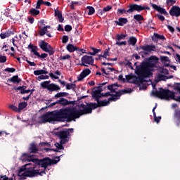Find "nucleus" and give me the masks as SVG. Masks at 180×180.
<instances>
[{"mask_svg":"<svg viewBox=\"0 0 180 180\" xmlns=\"http://www.w3.org/2000/svg\"><path fill=\"white\" fill-rule=\"evenodd\" d=\"M169 13L170 16H176V18H179L180 16V8L178 6H173L169 11Z\"/></svg>","mask_w":180,"mask_h":180,"instance_id":"13","label":"nucleus"},{"mask_svg":"<svg viewBox=\"0 0 180 180\" xmlns=\"http://www.w3.org/2000/svg\"><path fill=\"white\" fill-rule=\"evenodd\" d=\"M119 81H122V82H126V79L123 78V75H120L118 77Z\"/></svg>","mask_w":180,"mask_h":180,"instance_id":"63","label":"nucleus"},{"mask_svg":"<svg viewBox=\"0 0 180 180\" xmlns=\"http://www.w3.org/2000/svg\"><path fill=\"white\" fill-rule=\"evenodd\" d=\"M66 49L70 53H74V51H77V50H79V48L75 46L73 44H69L66 46Z\"/></svg>","mask_w":180,"mask_h":180,"instance_id":"22","label":"nucleus"},{"mask_svg":"<svg viewBox=\"0 0 180 180\" xmlns=\"http://www.w3.org/2000/svg\"><path fill=\"white\" fill-rule=\"evenodd\" d=\"M50 82H51V81H45L44 82H41L40 85L41 88H43L44 89H47L50 92H57V91H60V89H61V88H60L58 85L54 83L50 84Z\"/></svg>","mask_w":180,"mask_h":180,"instance_id":"9","label":"nucleus"},{"mask_svg":"<svg viewBox=\"0 0 180 180\" xmlns=\"http://www.w3.org/2000/svg\"><path fill=\"white\" fill-rule=\"evenodd\" d=\"M106 84H108V82H103L101 84H99L98 88V90H96L94 92H96V94H98L99 95H102V91H103V89L102 88H103V86H105V85H106Z\"/></svg>","mask_w":180,"mask_h":180,"instance_id":"25","label":"nucleus"},{"mask_svg":"<svg viewBox=\"0 0 180 180\" xmlns=\"http://www.w3.org/2000/svg\"><path fill=\"white\" fill-rule=\"evenodd\" d=\"M165 78H167V76H165L163 75H158V79L160 81H165Z\"/></svg>","mask_w":180,"mask_h":180,"instance_id":"57","label":"nucleus"},{"mask_svg":"<svg viewBox=\"0 0 180 180\" xmlns=\"http://www.w3.org/2000/svg\"><path fill=\"white\" fill-rule=\"evenodd\" d=\"M57 103L61 106H68V105H74V101H69L66 98H60L57 101Z\"/></svg>","mask_w":180,"mask_h":180,"instance_id":"17","label":"nucleus"},{"mask_svg":"<svg viewBox=\"0 0 180 180\" xmlns=\"http://www.w3.org/2000/svg\"><path fill=\"white\" fill-rule=\"evenodd\" d=\"M136 43H137V38L134 37H130L128 40L129 46H136Z\"/></svg>","mask_w":180,"mask_h":180,"instance_id":"26","label":"nucleus"},{"mask_svg":"<svg viewBox=\"0 0 180 180\" xmlns=\"http://www.w3.org/2000/svg\"><path fill=\"white\" fill-rule=\"evenodd\" d=\"M156 16L158 18L159 20H160L161 22H164V20H165V17H164L161 14H157Z\"/></svg>","mask_w":180,"mask_h":180,"instance_id":"54","label":"nucleus"},{"mask_svg":"<svg viewBox=\"0 0 180 180\" xmlns=\"http://www.w3.org/2000/svg\"><path fill=\"white\" fill-rule=\"evenodd\" d=\"M127 44V41H117L116 43H115V45L116 46H126Z\"/></svg>","mask_w":180,"mask_h":180,"instance_id":"45","label":"nucleus"},{"mask_svg":"<svg viewBox=\"0 0 180 180\" xmlns=\"http://www.w3.org/2000/svg\"><path fill=\"white\" fill-rule=\"evenodd\" d=\"M155 109H157V105H155L152 110L153 113L154 122L156 123H160V120H161V116L157 117V114H155Z\"/></svg>","mask_w":180,"mask_h":180,"instance_id":"24","label":"nucleus"},{"mask_svg":"<svg viewBox=\"0 0 180 180\" xmlns=\"http://www.w3.org/2000/svg\"><path fill=\"white\" fill-rule=\"evenodd\" d=\"M155 61H158L157 56H152L136 66L135 73L138 75V81L144 82V78H150L153 75V70L155 67Z\"/></svg>","mask_w":180,"mask_h":180,"instance_id":"3","label":"nucleus"},{"mask_svg":"<svg viewBox=\"0 0 180 180\" xmlns=\"http://www.w3.org/2000/svg\"><path fill=\"white\" fill-rule=\"evenodd\" d=\"M63 144H65V143H62L60 141V143H56L55 146H56V148L58 150H64V146H63Z\"/></svg>","mask_w":180,"mask_h":180,"instance_id":"42","label":"nucleus"},{"mask_svg":"<svg viewBox=\"0 0 180 180\" xmlns=\"http://www.w3.org/2000/svg\"><path fill=\"white\" fill-rule=\"evenodd\" d=\"M48 56L49 55L47 53H41V55L39 53V56H37V57H39V58H47Z\"/></svg>","mask_w":180,"mask_h":180,"instance_id":"60","label":"nucleus"},{"mask_svg":"<svg viewBox=\"0 0 180 180\" xmlns=\"http://www.w3.org/2000/svg\"><path fill=\"white\" fill-rule=\"evenodd\" d=\"M28 152L30 154H37L39 153V146L36 144V142H32L30 144Z\"/></svg>","mask_w":180,"mask_h":180,"instance_id":"14","label":"nucleus"},{"mask_svg":"<svg viewBox=\"0 0 180 180\" xmlns=\"http://www.w3.org/2000/svg\"><path fill=\"white\" fill-rule=\"evenodd\" d=\"M29 165H32V163H28L21 167L18 172V176H20L21 179L25 180L26 178H33L34 176H38V175H43L46 174L44 170L39 172V170L34 169L37 166L34 164L32 167H27Z\"/></svg>","mask_w":180,"mask_h":180,"instance_id":"4","label":"nucleus"},{"mask_svg":"<svg viewBox=\"0 0 180 180\" xmlns=\"http://www.w3.org/2000/svg\"><path fill=\"white\" fill-rule=\"evenodd\" d=\"M92 98H93V99H94V101H96V102H99V99H101V98H102V94H99L94 91L92 93Z\"/></svg>","mask_w":180,"mask_h":180,"instance_id":"28","label":"nucleus"},{"mask_svg":"<svg viewBox=\"0 0 180 180\" xmlns=\"http://www.w3.org/2000/svg\"><path fill=\"white\" fill-rule=\"evenodd\" d=\"M154 36H155V38H153V41H157V39L158 40H165V37L164 35H160L159 34L155 33Z\"/></svg>","mask_w":180,"mask_h":180,"instance_id":"29","label":"nucleus"},{"mask_svg":"<svg viewBox=\"0 0 180 180\" xmlns=\"http://www.w3.org/2000/svg\"><path fill=\"white\" fill-rule=\"evenodd\" d=\"M160 61L161 63H163V64L165 65V64H169L171 60H169V58H168V56H160Z\"/></svg>","mask_w":180,"mask_h":180,"instance_id":"32","label":"nucleus"},{"mask_svg":"<svg viewBox=\"0 0 180 180\" xmlns=\"http://www.w3.org/2000/svg\"><path fill=\"white\" fill-rule=\"evenodd\" d=\"M94 61L95 60H94V58L92 56L84 55V56H82L81 59L82 63L80 64V65L83 67H88V65H94Z\"/></svg>","mask_w":180,"mask_h":180,"instance_id":"12","label":"nucleus"},{"mask_svg":"<svg viewBox=\"0 0 180 180\" xmlns=\"http://www.w3.org/2000/svg\"><path fill=\"white\" fill-rule=\"evenodd\" d=\"M29 14L32 15V16H37V15H40V11L36 9V8H30L29 11Z\"/></svg>","mask_w":180,"mask_h":180,"instance_id":"27","label":"nucleus"},{"mask_svg":"<svg viewBox=\"0 0 180 180\" xmlns=\"http://www.w3.org/2000/svg\"><path fill=\"white\" fill-rule=\"evenodd\" d=\"M113 96H115V94H110V92H107L105 94L102 93V94H101V97H103V98H106L108 96H111V98H112Z\"/></svg>","mask_w":180,"mask_h":180,"instance_id":"48","label":"nucleus"},{"mask_svg":"<svg viewBox=\"0 0 180 180\" xmlns=\"http://www.w3.org/2000/svg\"><path fill=\"white\" fill-rule=\"evenodd\" d=\"M131 89H123L120 90V91L117 92L116 94L112 96V97L108 98V100L105 99L103 101H98L96 103H89L86 105L84 103H81L79 105V108H81L82 110H76L73 108V111L75 112V117L76 119H79V117L84 115H89V113H92V109H96L98 108H101L102 106H108L110 105V102H116V101H119L120 99V96L122 95H124L125 94H131Z\"/></svg>","mask_w":180,"mask_h":180,"instance_id":"1","label":"nucleus"},{"mask_svg":"<svg viewBox=\"0 0 180 180\" xmlns=\"http://www.w3.org/2000/svg\"><path fill=\"white\" fill-rule=\"evenodd\" d=\"M165 67H169L170 68H173L174 70V71H176V66L173 65H169V63H165Z\"/></svg>","mask_w":180,"mask_h":180,"instance_id":"59","label":"nucleus"},{"mask_svg":"<svg viewBox=\"0 0 180 180\" xmlns=\"http://www.w3.org/2000/svg\"><path fill=\"white\" fill-rule=\"evenodd\" d=\"M129 22V20L126 18H120L117 20L115 21V23L118 26H124Z\"/></svg>","mask_w":180,"mask_h":180,"instance_id":"18","label":"nucleus"},{"mask_svg":"<svg viewBox=\"0 0 180 180\" xmlns=\"http://www.w3.org/2000/svg\"><path fill=\"white\" fill-rule=\"evenodd\" d=\"M134 19L137 22H141V20H144V17H143L141 14H136L134 15Z\"/></svg>","mask_w":180,"mask_h":180,"instance_id":"35","label":"nucleus"},{"mask_svg":"<svg viewBox=\"0 0 180 180\" xmlns=\"http://www.w3.org/2000/svg\"><path fill=\"white\" fill-rule=\"evenodd\" d=\"M0 37L1 39H6V37H9V34H8V32H4V33H1L0 34Z\"/></svg>","mask_w":180,"mask_h":180,"instance_id":"50","label":"nucleus"},{"mask_svg":"<svg viewBox=\"0 0 180 180\" xmlns=\"http://www.w3.org/2000/svg\"><path fill=\"white\" fill-rule=\"evenodd\" d=\"M0 180H9V178H8L6 175L0 176Z\"/></svg>","mask_w":180,"mask_h":180,"instance_id":"64","label":"nucleus"},{"mask_svg":"<svg viewBox=\"0 0 180 180\" xmlns=\"http://www.w3.org/2000/svg\"><path fill=\"white\" fill-rule=\"evenodd\" d=\"M174 89L176 91H178V92L180 94V83H176L175 86H174Z\"/></svg>","mask_w":180,"mask_h":180,"instance_id":"61","label":"nucleus"},{"mask_svg":"<svg viewBox=\"0 0 180 180\" xmlns=\"http://www.w3.org/2000/svg\"><path fill=\"white\" fill-rule=\"evenodd\" d=\"M46 29H51V26L46 25L44 27L41 28L39 30V36H44V30H46Z\"/></svg>","mask_w":180,"mask_h":180,"instance_id":"33","label":"nucleus"},{"mask_svg":"<svg viewBox=\"0 0 180 180\" xmlns=\"http://www.w3.org/2000/svg\"><path fill=\"white\" fill-rule=\"evenodd\" d=\"M74 133V129H68L65 131H60L56 133V135L60 139L62 144H66L68 143L71 134Z\"/></svg>","mask_w":180,"mask_h":180,"instance_id":"7","label":"nucleus"},{"mask_svg":"<svg viewBox=\"0 0 180 180\" xmlns=\"http://www.w3.org/2000/svg\"><path fill=\"white\" fill-rule=\"evenodd\" d=\"M111 6H107L106 7H104L103 10H99V12L101 15H103V13H105V12H109V11H111Z\"/></svg>","mask_w":180,"mask_h":180,"instance_id":"34","label":"nucleus"},{"mask_svg":"<svg viewBox=\"0 0 180 180\" xmlns=\"http://www.w3.org/2000/svg\"><path fill=\"white\" fill-rule=\"evenodd\" d=\"M22 79L19 78V76L15 75L13 76L11 78L8 79L7 82H13V84H19Z\"/></svg>","mask_w":180,"mask_h":180,"instance_id":"21","label":"nucleus"},{"mask_svg":"<svg viewBox=\"0 0 180 180\" xmlns=\"http://www.w3.org/2000/svg\"><path fill=\"white\" fill-rule=\"evenodd\" d=\"M13 89H15V91H20V94H21L22 95L25 94V90H23L22 89H19V86L14 87Z\"/></svg>","mask_w":180,"mask_h":180,"instance_id":"58","label":"nucleus"},{"mask_svg":"<svg viewBox=\"0 0 180 180\" xmlns=\"http://www.w3.org/2000/svg\"><path fill=\"white\" fill-rule=\"evenodd\" d=\"M68 36L64 35L62 38V43H63L64 44H65V43H68Z\"/></svg>","mask_w":180,"mask_h":180,"instance_id":"51","label":"nucleus"},{"mask_svg":"<svg viewBox=\"0 0 180 180\" xmlns=\"http://www.w3.org/2000/svg\"><path fill=\"white\" fill-rule=\"evenodd\" d=\"M7 58L5 56H2L0 54V63H6Z\"/></svg>","mask_w":180,"mask_h":180,"instance_id":"49","label":"nucleus"},{"mask_svg":"<svg viewBox=\"0 0 180 180\" xmlns=\"http://www.w3.org/2000/svg\"><path fill=\"white\" fill-rule=\"evenodd\" d=\"M87 9L89 10L88 15H94L95 13V8L92 6H87Z\"/></svg>","mask_w":180,"mask_h":180,"instance_id":"41","label":"nucleus"},{"mask_svg":"<svg viewBox=\"0 0 180 180\" xmlns=\"http://www.w3.org/2000/svg\"><path fill=\"white\" fill-rule=\"evenodd\" d=\"M150 11V7L147 6H141L138 4H131L129 5V8L128 10H126L124 8H118L117 11V14L118 16H120V15H123L124 13H133L134 11L136 12H141L142 11Z\"/></svg>","mask_w":180,"mask_h":180,"instance_id":"5","label":"nucleus"},{"mask_svg":"<svg viewBox=\"0 0 180 180\" xmlns=\"http://www.w3.org/2000/svg\"><path fill=\"white\" fill-rule=\"evenodd\" d=\"M39 47L41 50H43V51H45V53H49V56H54V53H56L54 48L44 41H41L39 44Z\"/></svg>","mask_w":180,"mask_h":180,"instance_id":"10","label":"nucleus"},{"mask_svg":"<svg viewBox=\"0 0 180 180\" xmlns=\"http://www.w3.org/2000/svg\"><path fill=\"white\" fill-rule=\"evenodd\" d=\"M27 106V103L21 102V103H18V110H23V109H25V108H26Z\"/></svg>","mask_w":180,"mask_h":180,"instance_id":"36","label":"nucleus"},{"mask_svg":"<svg viewBox=\"0 0 180 180\" xmlns=\"http://www.w3.org/2000/svg\"><path fill=\"white\" fill-rule=\"evenodd\" d=\"M139 49L141 50H143V51H141L139 54L142 56L144 57L145 56H147L149 53H151V51H155V46L154 45H145L142 46H139ZM144 54V55H143Z\"/></svg>","mask_w":180,"mask_h":180,"instance_id":"11","label":"nucleus"},{"mask_svg":"<svg viewBox=\"0 0 180 180\" xmlns=\"http://www.w3.org/2000/svg\"><path fill=\"white\" fill-rule=\"evenodd\" d=\"M41 5H44L43 0H37L36 9H41Z\"/></svg>","mask_w":180,"mask_h":180,"instance_id":"40","label":"nucleus"},{"mask_svg":"<svg viewBox=\"0 0 180 180\" xmlns=\"http://www.w3.org/2000/svg\"><path fill=\"white\" fill-rule=\"evenodd\" d=\"M166 4L167 6H172L174 4H176V0H167Z\"/></svg>","mask_w":180,"mask_h":180,"instance_id":"43","label":"nucleus"},{"mask_svg":"<svg viewBox=\"0 0 180 180\" xmlns=\"http://www.w3.org/2000/svg\"><path fill=\"white\" fill-rule=\"evenodd\" d=\"M39 146L40 147H43V146H44V147H51V145L49 142H41V143H39Z\"/></svg>","mask_w":180,"mask_h":180,"instance_id":"44","label":"nucleus"},{"mask_svg":"<svg viewBox=\"0 0 180 180\" xmlns=\"http://www.w3.org/2000/svg\"><path fill=\"white\" fill-rule=\"evenodd\" d=\"M75 114L74 108L67 107L61 108L59 110L48 112L39 117L37 121L38 124H44L45 123H50L51 122H75Z\"/></svg>","mask_w":180,"mask_h":180,"instance_id":"2","label":"nucleus"},{"mask_svg":"<svg viewBox=\"0 0 180 180\" xmlns=\"http://www.w3.org/2000/svg\"><path fill=\"white\" fill-rule=\"evenodd\" d=\"M70 58H71V56L66 55V56H60V60H68Z\"/></svg>","mask_w":180,"mask_h":180,"instance_id":"62","label":"nucleus"},{"mask_svg":"<svg viewBox=\"0 0 180 180\" xmlns=\"http://www.w3.org/2000/svg\"><path fill=\"white\" fill-rule=\"evenodd\" d=\"M117 86H119V84H117V83H114L112 84H110V85H108L107 86L108 89L109 91H110L112 94H115V95H116V93L117 92H120V91H116V89H117Z\"/></svg>","mask_w":180,"mask_h":180,"instance_id":"19","label":"nucleus"},{"mask_svg":"<svg viewBox=\"0 0 180 180\" xmlns=\"http://www.w3.org/2000/svg\"><path fill=\"white\" fill-rule=\"evenodd\" d=\"M60 157H63V155L56 157V158L58 159L57 160H52L50 158L39 159V168H40V167L41 168H44V172H46V169H47V167H50V165H56V164L59 162Z\"/></svg>","mask_w":180,"mask_h":180,"instance_id":"6","label":"nucleus"},{"mask_svg":"<svg viewBox=\"0 0 180 180\" xmlns=\"http://www.w3.org/2000/svg\"><path fill=\"white\" fill-rule=\"evenodd\" d=\"M27 20H28V22L30 23L31 25H33V23H34V18L28 16Z\"/></svg>","mask_w":180,"mask_h":180,"instance_id":"55","label":"nucleus"},{"mask_svg":"<svg viewBox=\"0 0 180 180\" xmlns=\"http://www.w3.org/2000/svg\"><path fill=\"white\" fill-rule=\"evenodd\" d=\"M4 71L6 72H15V71H16V69H15L14 68H6V69H4Z\"/></svg>","mask_w":180,"mask_h":180,"instance_id":"47","label":"nucleus"},{"mask_svg":"<svg viewBox=\"0 0 180 180\" xmlns=\"http://www.w3.org/2000/svg\"><path fill=\"white\" fill-rule=\"evenodd\" d=\"M43 74H49V72L47 70H39L34 71V75H42Z\"/></svg>","mask_w":180,"mask_h":180,"instance_id":"31","label":"nucleus"},{"mask_svg":"<svg viewBox=\"0 0 180 180\" xmlns=\"http://www.w3.org/2000/svg\"><path fill=\"white\" fill-rule=\"evenodd\" d=\"M20 160L24 162H33L35 167H39L40 164V159L34 158V155H30L29 153H23L20 157Z\"/></svg>","mask_w":180,"mask_h":180,"instance_id":"8","label":"nucleus"},{"mask_svg":"<svg viewBox=\"0 0 180 180\" xmlns=\"http://www.w3.org/2000/svg\"><path fill=\"white\" fill-rule=\"evenodd\" d=\"M89 74H91V70L88 68L83 70L80 75L77 76V81H82V79L86 78Z\"/></svg>","mask_w":180,"mask_h":180,"instance_id":"16","label":"nucleus"},{"mask_svg":"<svg viewBox=\"0 0 180 180\" xmlns=\"http://www.w3.org/2000/svg\"><path fill=\"white\" fill-rule=\"evenodd\" d=\"M72 30V27L70 25H67L65 26V32H71Z\"/></svg>","mask_w":180,"mask_h":180,"instance_id":"53","label":"nucleus"},{"mask_svg":"<svg viewBox=\"0 0 180 180\" xmlns=\"http://www.w3.org/2000/svg\"><path fill=\"white\" fill-rule=\"evenodd\" d=\"M10 109H11V110H13L14 112H18V110H19L18 108V107H16L15 105H11L9 106Z\"/></svg>","mask_w":180,"mask_h":180,"instance_id":"56","label":"nucleus"},{"mask_svg":"<svg viewBox=\"0 0 180 180\" xmlns=\"http://www.w3.org/2000/svg\"><path fill=\"white\" fill-rule=\"evenodd\" d=\"M151 6L153 9H155V11L159 12V13L165 15V16H168V12H167V10H165V8H162L161 6L154 4H151Z\"/></svg>","mask_w":180,"mask_h":180,"instance_id":"15","label":"nucleus"},{"mask_svg":"<svg viewBox=\"0 0 180 180\" xmlns=\"http://www.w3.org/2000/svg\"><path fill=\"white\" fill-rule=\"evenodd\" d=\"M110 50V48L108 49H106L105 51H104V53L103 55V58H107V56H109V51Z\"/></svg>","mask_w":180,"mask_h":180,"instance_id":"46","label":"nucleus"},{"mask_svg":"<svg viewBox=\"0 0 180 180\" xmlns=\"http://www.w3.org/2000/svg\"><path fill=\"white\" fill-rule=\"evenodd\" d=\"M131 65H132L131 62H130V60L125 58L124 65H126L127 67H129V68H130L131 70H134V68H133V66Z\"/></svg>","mask_w":180,"mask_h":180,"instance_id":"39","label":"nucleus"},{"mask_svg":"<svg viewBox=\"0 0 180 180\" xmlns=\"http://www.w3.org/2000/svg\"><path fill=\"white\" fill-rule=\"evenodd\" d=\"M76 88H77V85L75 84L68 83L66 84V89H68V90L75 89Z\"/></svg>","mask_w":180,"mask_h":180,"instance_id":"38","label":"nucleus"},{"mask_svg":"<svg viewBox=\"0 0 180 180\" xmlns=\"http://www.w3.org/2000/svg\"><path fill=\"white\" fill-rule=\"evenodd\" d=\"M28 49H31V53H33L34 56H39V53L37 52V51L39 50V48L37 47V46H34L33 44H30V45H28Z\"/></svg>","mask_w":180,"mask_h":180,"instance_id":"20","label":"nucleus"},{"mask_svg":"<svg viewBox=\"0 0 180 180\" xmlns=\"http://www.w3.org/2000/svg\"><path fill=\"white\" fill-rule=\"evenodd\" d=\"M64 96H68V93L66 92H60L56 94L54 96L55 99H58V98H63Z\"/></svg>","mask_w":180,"mask_h":180,"instance_id":"30","label":"nucleus"},{"mask_svg":"<svg viewBox=\"0 0 180 180\" xmlns=\"http://www.w3.org/2000/svg\"><path fill=\"white\" fill-rule=\"evenodd\" d=\"M49 75H40L38 77V81H40L41 79H49Z\"/></svg>","mask_w":180,"mask_h":180,"instance_id":"52","label":"nucleus"},{"mask_svg":"<svg viewBox=\"0 0 180 180\" xmlns=\"http://www.w3.org/2000/svg\"><path fill=\"white\" fill-rule=\"evenodd\" d=\"M55 16H56L59 22L60 23H63V22H64V18L63 17V13H61V11H58V10H55Z\"/></svg>","mask_w":180,"mask_h":180,"instance_id":"23","label":"nucleus"},{"mask_svg":"<svg viewBox=\"0 0 180 180\" xmlns=\"http://www.w3.org/2000/svg\"><path fill=\"white\" fill-rule=\"evenodd\" d=\"M126 34H117L116 35V41H120V40H124V39H126Z\"/></svg>","mask_w":180,"mask_h":180,"instance_id":"37","label":"nucleus"}]
</instances>
